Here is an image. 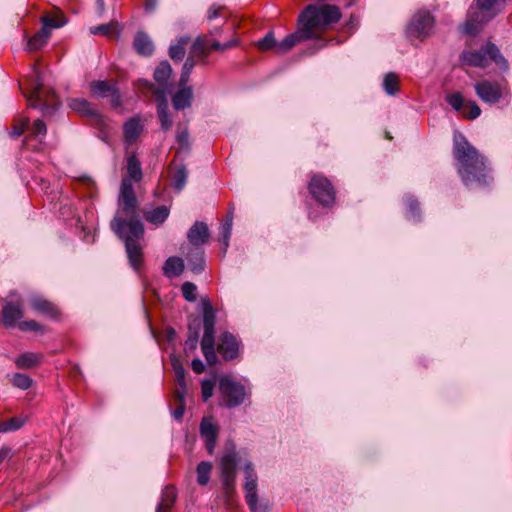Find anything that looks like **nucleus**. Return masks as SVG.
<instances>
[{"label":"nucleus","mask_w":512,"mask_h":512,"mask_svg":"<svg viewBox=\"0 0 512 512\" xmlns=\"http://www.w3.org/2000/svg\"><path fill=\"white\" fill-rule=\"evenodd\" d=\"M322 207H331L335 203L336 191L330 181L322 178Z\"/></svg>","instance_id":"30"},{"label":"nucleus","mask_w":512,"mask_h":512,"mask_svg":"<svg viewBox=\"0 0 512 512\" xmlns=\"http://www.w3.org/2000/svg\"><path fill=\"white\" fill-rule=\"evenodd\" d=\"M50 35L51 32L46 29V27H41V29L29 39L27 43L28 50L36 51L42 48L47 43Z\"/></svg>","instance_id":"27"},{"label":"nucleus","mask_w":512,"mask_h":512,"mask_svg":"<svg viewBox=\"0 0 512 512\" xmlns=\"http://www.w3.org/2000/svg\"><path fill=\"white\" fill-rule=\"evenodd\" d=\"M434 24V19L428 12L416 13L408 27V32L416 38H424L429 35Z\"/></svg>","instance_id":"11"},{"label":"nucleus","mask_w":512,"mask_h":512,"mask_svg":"<svg viewBox=\"0 0 512 512\" xmlns=\"http://www.w3.org/2000/svg\"><path fill=\"white\" fill-rule=\"evenodd\" d=\"M185 411V403L179 404L173 411V417L177 420L181 419Z\"/></svg>","instance_id":"64"},{"label":"nucleus","mask_w":512,"mask_h":512,"mask_svg":"<svg viewBox=\"0 0 512 512\" xmlns=\"http://www.w3.org/2000/svg\"><path fill=\"white\" fill-rule=\"evenodd\" d=\"M464 63L479 68H485L489 65L490 60L495 62L500 69H508V62L501 54L499 48L488 42L485 47L478 51L464 52L462 55Z\"/></svg>","instance_id":"5"},{"label":"nucleus","mask_w":512,"mask_h":512,"mask_svg":"<svg viewBox=\"0 0 512 512\" xmlns=\"http://www.w3.org/2000/svg\"><path fill=\"white\" fill-rule=\"evenodd\" d=\"M215 383L212 380H203L201 383L202 398L207 401L212 397Z\"/></svg>","instance_id":"53"},{"label":"nucleus","mask_w":512,"mask_h":512,"mask_svg":"<svg viewBox=\"0 0 512 512\" xmlns=\"http://www.w3.org/2000/svg\"><path fill=\"white\" fill-rule=\"evenodd\" d=\"M212 471V464L208 461H202L197 465V483L200 486H206L210 481V475Z\"/></svg>","instance_id":"33"},{"label":"nucleus","mask_w":512,"mask_h":512,"mask_svg":"<svg viewBox=\"0 0 512 512\" xmlns=\"http://www.w3.org/2000/svg\"><path fill=\"white\" fill-rule=\"evenodd\" d=\"M134 47L139 54L151 55L154 45L150 37L144 32H138L134 38Z\"/></svg>","instance_id":"23"},{"label":"nucleus","mask_w":512,"mask_h":512,"mask_svg":"<svg viewBox=\"0 0 512 512\" xmlns=\"http://www.w3.org/2000/svg\"><path fill=\"white\" fill-rule=\"evenodd\" d=\"M194 51L200 54L202 57L206 55V45L204 42L197 40L193 45Z\"/></svg>","instance_id":"60"},{"label":"nucleus","mask_w":512,"mask_h":512,"mask_svg":"<svg viewBox=\"0 0 512 512\" xmlns=\"http://www.w3.org/2000/svg\"><path fill=\"white\" fill-rule=\"evenodd\" d=\"M11 381L14 386L23 390L28 389L32 384L31 378L21 373H15Z\"/></svg>","instance_id":"47"},{"label":"nucleus","mask_w":512,"mask_h":512,"mask_svg":"<svg viewBox=\"0 0 512 512\" xmlns=\"http://www.w3.org/2000/svg\"><path fill=\"white\" fill-rule=\"evenodd\" d=\"M170 213V210L167 206H158L152 210L145 211L144 217L147 222L155 225H160L166 221Z\"/></svg>","instance_id":"25"},{"label":"nucleus","mask_w":512,"mask_h":512,"mask_svg":"<svg viewBox=\"0 0 512 512\" xmlns=\"http://www.w3.org/2000/svg\"><path fill=\"white\" fill-rule=\"evenodd\" d=\"M342 13L339 7L330 4H322V31L325 27L339 22Z\"/></svg>","instance_id":"22"},{"label":"nucleus","mask_w":512,"mask_h":512,"mask_svg":"<svg viewBox=\"0 0 512 512\" xmlns=\"http://www.w3.org/2000/svg\"><path fill=\"white\" fill-rule=\"evenodd\" d=\"M191 367H192L193 371L197 374H201L205 371V365H204L203 361L199 358L192 360Z\"/></svg>","instance_id":"58"},{"label":"nucleus","mask_w":512,"mask_h":512,"mask_svg":"<svg viewBox=\"0 0 512 512\" xmlns=\"http://www.w3.org/2000/svg\"><path fill=\"white\" fill-rule=\"evenodd\" d=\"M453 142V155L463 183L467 187L488 185L491 178L485 158L461 133L454 134Z\"/></svg>","instance_id":"2"},{"label":"nucleus","mask_w":512,"mask_h":512,"mask_svg":"<svg viewBox=\"0 0 512 512\" xmlns=\"http://www.w3.org/2000/svg\"><path fill=\"white\" fill-rule=\"evenodd\" d=\"M399 77L394 72L384 75L382 87L388 96H395L399 92Z\"/></svg>","instance_id":"29"},{"label":"nucleus","mask_w":512,"mask_h":512,"mask_svg":"<svg viewBox=\"0 0 512 512\" xmlns=\"http://www.w3.org/2000/svg\"><path fill=\"white\" fill-rule=\"evenodd\" d=\"M188 263L194 273H201L205 266L203 253L197 250L195 253L190 254L188 257Z\"/></svg>","instance_id":"37"},{"label":"nucleus","mask_w":512,"mask_h":512,"mask_svg":"<svg viewBox=\"0 0 512 512\" xmlns=\"http://www.w3.org/2000/svg\"><path fill=\"white\" fill-rule=\"evenodd\" d=\"M156 102L157 114L161 123V128L164 131H168L172 127L173 121L169 115L167 97H164L163 92L161 93L160 97L156 98Z\"/></svg>","instance_id":"19"},{"label":"nucleus","mask_w":512,"mask_h":512,"mask_svg":"<svg viewBox=\"0 0 512 512\" xmlns=\"http://www.w3.org/2000/svg\"><path fill=\"white\" fill-rule=\"evenodd\" d=\"M190 41L189 37H180L177 43L170 45L169 56L173 60H181L185 55V46Z\"/></svg>","instance_id":"34"},{"label":"nucleus","mask_w":512,"mask_h":512,"mask_svg":"<svg viewBox=\"0 0 512 512\" xmlns=\"http://www.w3.org/2000/svg\"><path fill=\"white\" fill-rule=\"evenodd\" d=\"M195 66L194 59L192 57H188L182 67V72L179 79V86H186L189 81L190 74Z\"/></svg>","instance_id":"40"},{"label":"nucleus","mask_w":512,"mask_h":512,"mask_svg":"<svg viewBox=\"0 0 512 512\" xmlns=\"http://www.w3.org/2000/svg\"><path fill=\"white\" fill-rule=\"evenodd\" d=\"M176 490L172 486H166L162 491L161 501L157 505L156 512H169L176 500Z\"/></svg>","instance_id":"24"},{"label":"nucleus","mask_w":512,"mask_h":512,"mask_svg":"<svg viewBox=\"0 0 512 512\" xmlns=\"http://www.w3.org/2000/svg\"><path fill=\"white\" fill-rule=\"evenodd\" d=\"M446 100L456 111H459L464 107V98L460 93L449 94L446 97Z\"/></svg>","instance_id":"51"},{"label":"nucleus","mask_w":512,"mask_h":512,"mask_svg":"<svg viewBox=\"0 0 512 512\" xmlns=\"http://www.w3.org/2000/svg\"><path fill=\"white\" fill-rule=\"evenodd\" d=\"M40 355L34 353H24L17 357L16 365L19 368H32L40 361Z\"/></svg>","instance_id":"35"},{"label":"nucleus","mask_w":512,"mask_h":512,"mask_svg":"<svg viewBox=\"0 0 512 512\" xmlns=\"http://www.w3.org/2000/svg\"><path fill=\"white\" fill-rule=\"evenodd\" d=\"M215 312L210 303H205L203 308L204 335L201 340V349L209 365L217 362L215 352Z\"/></svg>","instance_id":"6"},{"label":"nucleus","mask_w":512,"mask_h":512,"mask_svg":"<svg viewBox=\"0 0 512 512\" xmlns=\"http://www.w3.org/2000/svg\"><path fill=\"white\" fill-rule=\"evenodd\" d=\"M243 472L245 477L244 490L245 496H248L251 500L253 495L257 494V474L254 466L250 461L245 462L243 466Z\"/></svg>","instance_id":"15"},{"label":"nucleus","mask_w":512,"mask_h":512,"mask_svg":"<svg viewBox=\"0 0 512 512\" xmlns=\"http://www.w3.org/2000/svg\"><path fill=\"white\" fill-rule=\"evenodd\" d=\"M28 126V121H25L22 125L20 126H15L13 128V131H12V136L13 137H19L23 134V132L25 131V129L27 128Z\"/></svg>","instance_id":"62"},{"label":"nucleus","mask_w":512,"mask_h":512,"mask_svg":"<svg viewBox=\"0 0 512 512\" xmlns=\"http://www.w3.org/2000/svg\"><path fill=\"white\" fill-rule=\"evenodd\" d=\"M221 7L211 6L207 13L208 20H213L220 15Z\"/></svg>","instance_id":"61"},{"label":"nucleus","mask_w":512,"mask_h":512,"mask_svg":"<svg viewBox=\"0 0 512 512\" xmlns=\"http://www.w3.org/2000/svg\"><path fill=\"white\" fill-rule=\"evenodd\" d=\"M245 500L251 512H266V508L258 503L257 494L253 495L252 500L248 496H245Z\"/></svg>","instance_id":"54"},{"label":"nucleus","mask_w":512,"mask_h":512,"mask_svg":"<svg viewBox=\"0 0 512 512\" xmlns=\"http://www.w3.org/2000/svg\"><path fill=\"white\" fill-rule=\"evenodd\" d=\"M23 317L20 304L6 303L2 310V321L5 327H14L16 322Z\"/></svg>","instance_id":"16"},{"label":"nucleus","mask_w":512,"mask_h":512,"mask_svg":"<svg viewBox=\"0 0 512 512\" xmlns=\"http://www.w3.org/2000/svg\"><path fill=\"white\" fill-rule=\"evenodd\" d=\"M122 26L118 22H110L107 24H101L90 28L91 34H102L108 37L118 38L121 32Z\"/></svg>","instance_id":"26"},{"label":"nucleus","mask_w":512,"mask_h":512,"mask_svg":"<svg viewBox=\"0 0 512 512\" xmlns=\"http://www.w3.org/2000/svg\"><path fill=\"white\" fill-rule=\"evenodd\" d=\"M19 328L22 331H37L41 326L34 320L22 321L19 323Z\"/></svg>","instance_id":"56"},{"label":"nucleus","mask_w":512,"mask_h":512,"mask_svg":"<svg viewBox=\"0 0 512 512\" xmlns=\"http://www.w3.org/2000/svg\"><path fill=\"white\" fill-rule=\"evenodd\" d=\"M481 114V109L476 102L470 101L464 106V117L468 119H476Z\"/></svg>","instance_id":"48"},{"label":"nucleus","mask_w":512,"mask_h":512,"mask_svg":"<svg viewBox=\"0 0 512 512\" xmlns=\"http://www.w3.org/2000/svg\"><path fill=\"white\" fill-rule=\"evenodd\" d=\"M200 436L205 442L207 452L212 455L218 438V427L212 418H203L200 424Z\"/></svg>","instance_id":"12"},{"label":"nucleus","mask_w":512,"mask_h":512,"mask_svg":"<svg viewBox=\"0 0 512 512\" xmlns=\"http://www.w3.org/2000/svg\"><path fill=\"white\" fill-rule=\"evenodd\" d=\"M187 170L184 166L178 167L173 174V186L177 191H181L187 181Z\"/></svg>","instance_id":"38"},{"label":"nucleus","mask_w":512,"mask_h":512,"mask_svg":"<svg viewBox=\"0 0 512 512\" xmlns=\"http://www.w3.org/2000/svg\"><path fill=\"white\" fill-rule=\"evenodd\" d=\"M308 189L316 202L320 201V179L318 176H313L309 182Z\"/></svg>","instance_id":"52"},{"label":"nucleus","mask_w":512,"mask_h":512,"mask_svg":"<svg viewBox=\"0 0 512 512\" xmlns=\"http://www.w3.org/2000/svg\"><path fill=\"white\" fill-rule=\"evenodd\" d=\"M29 302L32 309L41 314L50 317H55L57 315L56 307L51 302L47 301L39 295H32Z\"/></svg>","instance_id":"20"},{"label":"nucleus","mask_w":512,"mask_h":512,"mask_svg":"<svg viewBox=\"0 0 512 512\" xmlns=\"http://www.w3.org/2000/svg\"><path fill=\"white\" fill-rule=\"evenodd\" d=\"M90 87L93 94L101 98L109 97L116 88L115 84L108 81H93Z\"/></svg>","instance_id":"32"},{"label":"nucleus","mask_w":512,"mask_h":512,"mask_svg":"<svg viewBox=\"0 0 512 512\" xmlns=\"http://www.w3.org/2000/svg\"><path fill=\"white\" fill-rule=\"evenodd\" d=\"M184 268L183 259L177 256H172L164 262L163 273L168 278H175L183 273Z\"/></svg>","instance_id":"21"},{"label":"nucleus","mask_w":512,"mask_h":512,"mask_svg":"<svg viewBox=\"0 0 512 512\" xmlns=\"http://www.w3.org/2000/svg\"><path fill=\"white\" fill-rule=\"evenodd\" d=\"M46 132V124L40 119L35 120L31 127V135L35 138H40L44 137Z\"/></svg>","instance_id":"50"},{"label":"nucleus","mask_w":512,"mask_h":512,"mask_svg":"<svg viewBox=\"0 0 512 512\" xmlns=\"http://www.w3.org/2000/svg\"><path fill=\"white\" fill-rule=\"evenodd\" d=\"M186 386L184 388L179 386V389L175 391V398L179 404L185 403Z\"/></svg>","instance_id":"63"},{"label":"nucleus","mask_w":512,"mask_h":512,"mask_svg":"<svg viewBox=\"0 0 512 512\" xmlns=\"http://www.w3.org/2000/svg\"><path fill=\"white\" fill-rule=\"evenodd\" d=\"M493 15H491L488 19H480L478 20V16L476 18H471L465 23V32L467 34H475L479 31L481 26L486 23Z\"/></svg>","instance_id":"45"},{"label":"nucleus","mask_w":512,"mask_h":512,"mask_svg":"<svg viewBox=\"0 0 512 512\" xmlns=\"http://www.w3.org/2000/svg\"><path fill=\"white\" fill-rule=\"evenodd\" d=\"M498 0H476L477 8L481 12L490 11Z\"/></svg>","instance_id":"57"},{"label":"nucleus","mask_w":512,"mask_h":512,"mask_svg":"<svg viewBox=\"0 0 512 512\" xmlns=\"http://www.w3.org/2000/svg\"><path fill=\"white\" fill-rule=\"evenodd\" d=\"M238 346L236 338L231 333L225 332L220 336L218 351L225 360H232L238 354Z\"/></svg>","instance_id":"13"},{"label":"nucleus","mask_w":512,"mask_h":512,"mask_svg":"<svg viewBox=\"0 0 512 512\" xmlns=\"http://www.w3.org/2000/svg\"><path fill=\"white\" fill-rule=\"evenodd\" d=\"M237 464L238 453L235 449L227 450L220 459V477L227 498L234 492Z\"/></svg>","instance_id":"9"},{"label":"nucleus","mask_w":512,"mask_h":512,"mask_svg":"<svg viewBox=\"0 0 512 512\" xmlns=\"http://www.w3.org/2000/svg\"><path fill=\"white\" fill-rule=\"evenodd\" d=\"M182 295L188 302H195L197 286L192 282H184L181 286Z\"/></svg>","instance_id":"44"},{"label":"nucleus","mask_w":512,"mask_h":512,"mask_svg":"<svg viewBox=\"0 0 512 512\" xmlns=\"http://www.w3.org/2000/svg\"><path fill=\"white\" fill-rule=\"evenodd\" d=\"M128 176L122 180L118 197V209L111 221V229L125 243V249L130 265L139 270L142 264L141 240L144 236V226L138 213V202L132 181L142 179L140 162L135 155L127 159Z\"/></svg>","instance_id":"1"},{"label":"nucleus","mask_w":512,"mask_h":512,"mask_svg":"<svg viewBox=\"0 0 512 512\" xmlns=\"http://www.w3.org/2000/svg\"><path fill=\"white\" fill-rule=\"evenodd\" d=\"M70 107L73 110L78 111L83 114H92L93 113V109H92L90 103L88 101H86L85 99H80V98L73 99L70 103Z\"/></svg>","instance_id":"43"},{"label":"nucleus","mask_w":512,"mask_h":512,"mask_svg":"<svg viewBox=\"0 0 512 512\" xmlns=\"http://www.w3.org/2000/svg\"><path fill=\"white\" fill-rule=\"evenodd\" d=\"M219 393L222 405L228 409L241 406L249 397L246 387L239 380L228 375L219 378Z\"/></svg>","instance_id":"4"},{"label":"nucleus","mask_w":512,"mask_h":512,"mask_svg":"<svg viewBox=\"0 0 512 512\" xmlns=\"http://www.w3.org/2000/svg\"><path fill=\"white\" fill-rule=\"evenodd\" d=\"M199 338V326L193 328L192 325L189 326V335L185 342V349L194 350L198 345Z\"/></svg>","instance_id":"46"},{"label":"nucleus","mask_w":512,"mask_h":512,"mask_svg":"<svg viewBox=\"0 0 512 512\" xmlns=\"http://www.w3.org/2000/svg\"><path fill=\"white\" fill-rule=\"evenodd\" d=\"M24 420L18 417L10 418L0 423V433L15 431L22 427Z\"/></svg>","instance_id":"41"},{"label":"nucleus","mask_w":512,"mask_h":512,"mask_svg":"<svg viewBox=\"0 0 512 512\" xmlns=\"http://www.w3.org/2000/svg\"><path fill=\"white\" fill-rule=\"evenodd\" d=\"M171 365L173 371L175 373V379L178 386L184 388L185 387V369L181 363V361L174 355L171 356Z\"/></svg>","instance_id":"36"},{"label":"nucleus","mask_w":512,"mask_h":512,"mask_svg":"<svg viewBox=\"0 0 512 512\" xmlns=\"http://www.w3.org/2000/svg\"><path fill=\"white\" fill-rule=\"evenodd\" d=\"M407 207H408V218L414 221H417L419 219V203L416 199H413L412 197H408L407 200Z\"/></svg>","instance_id":"49"},{"label":"nucleus","mask_w":512,"mask_h":512,"mask_svg":"<svg viewBox=\"0 0 512 512\" xmlns=\"http://www.w3.org/2000/svg\"><path fill=\"white\" fill-rule=\"evenodd\" d=\"M42 27L50 31L51 28H60L66 24V18L63 15L44 16L41 19Z\"/></svg>","instance_id":"39"},{"label":"nucleus","mask_w":512,"mask_h":512,"mask_svg":"<svg viewBox=\"0 0 512 512\" xmlns=\"http://www.w3.org/2000/svg\"><path fill=\"white\" fill-rule=\"evenodd\" d=\"M143 130L141 121L137 117L130 118L123 126L124 140L127 144L134 143Z\"/></svg>","instance_id":"18"},{"label":"nucleus","mask_w":512,"mask_h":512,"mask_svg":"<svg viewBox=\"0 0 512 512\" xmlns=\"http://www.w3.org/2000/svg\"><path fill=\"white\" fill-rule=\"evenodd\" d=\"M209 237V229L206 223L197 221L189 229L187 238L193 246L204 244Z\"/></svg>","instance_id":"14"},{"label":"nucleus","mask_w":512,"mask_h":512,"mask_svg":"<svg viewBox=\"0 0 512 512\" xmlns=\"http://www.w3.org/2000/svg\"><path fill=\"white\" fill-rule=\"evenodd\" d=\"M189 135L187 130L178 131L177 133V141L181 145V147L188 146Z\"/></svg>","instance_id":"59"},{"label":"nucleus","mask_w":512,"mask_h":512,"mask_svg":"<svg viewBox=\"0 0 512 512\" xmlns=\"http://www.w3.org/2000/svg\"><path fill=\"white\" fill-rule=\"evenodd\" d=\"M232 224H233V212L231 211L225 220V222L221 226V235H222V256H225L228 246H229V240L232 233Z\"/></svg>","instance_id":"31"},{"label":"nucleus","mask_w":512,"mask_h":512,"mask_svg":"<svg viewBox=\"0 0 512 512\" xmlns=\"http://www.w3.org/2000/svg\"><path fill=\"white\" fill-rule=\"evenodd\" d=\"M257 46L261 51L273 50L275 52L276 40L273 32H268L262 39L258 41Z\"/></svg>","instance_id":"42"},{"label":"nucleus","mask_w":512,"mask_h":512,"mask_svg":"<svg viewBox=\"0 0 512 512\" xmlns=\"http://www.w3.org/2000/svg\"><path fill=\"white\" fill-rule=\"evenodd\" d=\"M172 68L168 61L161 62L153 73L154 81L157 83V87L147 80L139 81V89L143 92H151L157 97L164 93V97L170 92L172 87L171 82Z\"/></svg>","instance_id":"7"},{"label":"nucleus","mask_w":512,"mask_h":512,"mask_svg":"<svg viewBox=\"0 0 512 512\" xmlns=\"http://www.w3.org/2000/svg\"><path fill=\"white\" fill-rule=\"evenodd\" d=\"M296 33L302 42H312L309 54H315L320 42V5L318 3L306 6L298 15Z\"/></svg>","instance_id":"3"},{"label":"nucleus","mask_w":512,"mask_h":512,"mask_svg":"<svg viewBox=\"0 0 512 512\" xmlns=\"http://www.w3.org/2000/svg\"><path fill=\"white\" fill-rule=\"evenodd\" d=\"M475 92L481 101L493 105L502 100H509L511 90L506 83L482 80L474 85Z\"/></svg>","instance_id":"8"},{"label":"nucleus","mask_w":512,"mask_h":512,"mask_svg":"<svg viewBox=\"0 0 512 512\" xmlns=\"http://www.w3.org/2000/svg\"><path fill=\"white\" fill-rule=\"evenodd\" d=\"M237 44H238V41L236 39L230 40L223 44H221L218 41H213L210 45V48L213 50H226V49H230L232 47L237 46Z\"/></svg>","instance_id":"55"},{"label":"nucleus","mask_w":512,"mask_h":512,"mask_svg":"<svg viewBox=\"0 0 512 512\" xmlns=\"http://www.w3.org/2000/svg\"><path fill=\"white\" fill-rule=\"evenodd\" d=\"M29 88L23 91L27 99L28 105L32 108L38 107L42 102L43 80L41 72L36 64L32 65V75L28 77Z\"/></svg>","instance_id":"10"},{"label":"nucleus","mask_w":512,"mask_h":512,"mask_svg":"<svg viewBox=\"0 0 512 512\" xmlns=\"http://www.w3.org/2000/svg\"><path fill=\"white\" fill-rule=\"evenodd\" d=\"M302 43V40L297 35L296 31L287 35L283 40L276 41L275 53L285 54L290 51L295 45Z\"/></svg>","instance_id":"28"},{"label":"nucleus","mask_w":512,"mask_h":512,"mask_svg":"<svg viewBox=\"0 0 512 512\" xmlns=\"http://www.w3.org/2000/svg\"><path fill=\"white\" fill-rule=\"evenodd\" d=\"M181 88L173 95L172 104L175 110H183L192 104L193 90L188 86H180Z\"/></svg>","instance_id":"17"}]
</instances>
